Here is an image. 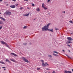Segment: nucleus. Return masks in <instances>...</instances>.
Wrapping results in <instances>:
<instances>
[{
    "label": "nucleus",
    "mask_w": 73,
    "mask_h": 73,
    "mask_svg": "<svg viewBox=\"0 0 73 73\" xmlns=\"http://www.w3.org/2000/svg\"><path fill=\"white\" fill-rule=\"evenodd\" d=\"M6 62H10L9 61V60L8 59H6Z\"/></svg>",
    "instance_id": "dca6fc26"
},
{
    "label": "nucleus",
    "mask_w": 73,
    "mask_h": 73,
    "mask_svg": "<svg viewBox=\"0 0 73 73\" xmlns=\"http://www.w3.org/2000/svg\"><path fill=\"white\" fill-rule=\"evenodd\" d=\"M69 22H70V23H71L72 24H73V21H69Z\"/></svg>",
    "instance_id": "412c9836"
},
{
    "label": "nucleus",
    "mask_w": 73,
    "mask_h": 73,
    "mask_svg": "<svg viewBox=\"0 0 73 73\" xmlns=\"http://www.w3.org/2000/svg\"><path fill=\"white\" fill-rule=\"evenodd\" d=\"M3 27L2 26H1L0 27V30L1 29V28H2Z\"/></svg>",
    "instance_id": "7c9ffc66"
},
{
    "label": "nucleus",
    "mask_w": 73,
    "mask_h": 73,
    "mask_svg": "<svg viewBox=\"0 0 73 73\" xmlns=\"http://www.w3.org/2000/svg\"><path fill=\"white\" fill-rule=\"evenodd\" d=\"M1 19L2 20H3V21H5V19L4 18L1 17Z\"/></svg>",
    "instance_id": "f8f14e48"
},
{
    "label": "nucleus",
    "mask_w": 73,
    "mask_h": 73,
    "mask_svg": "<svg viewBox=\"0 0 73 73\" xmlns=\"http://www.w3.org/2000/svg\"><path fill=\"white\" fill-rule=\"evenodd\" d=\"M41 61H42V62H44V61H43V60H41Z\"/></svg>",
    "instance_id": "c03bdc74"
},
{
    "label": "nucleus",
    "mask_w": 73,
    "mask_h": 73,
    "mask_svg": "<svg viewBox=\"0 0 73 73\" xmlns=\"http://www.w3.org/2000/svg\"><path fill=\"white\" fill-rule=\"evenodd\" d=\"M3 24V22L0 21V24Z\"/></svg>",
    "instance_id": "a211bd4d"
},
{
    "label": "nucleus",
    "mask_w": 73,
    "mask_h": 73,
    "mask_svg": "<svg viewBox=\"0 0 73 73\" xmlns=\"http://www.w3.org/2000/svg\"><path fill=\"white\" fill-rule=\"evenodd\" d=\"M36 10L37 11H40V9H39L38 8H36Z\"/></svg>",
    "instance_id": "ddd939ff"
},
{
    "label": "nucleus",
    "mask_w": 73,
    "mask_h": 73,
    "mask_svg": "<svg viewBox=\"0 0 73 73\" xmlns=\"http://www.w3.org/2000/svg\"><path fill=\"white\" fill-rule=\"evenodd\" d=\"M29 15V13H28L27 14L23 15V16H28Z\"/></svg>",
    "instance_id": "2eb2a0df"
},
{
    "label": "nucleus",
    "mask_w": 73,
    "mask_h": 73,
    "mask_svg": "<svg viewBox=\"0 0 73 73\" xmlns=\"http://www.w3.org/2000/svg\"><path fill=\"white\" fill-rule=\"evenodd\" d=\"M23 9V7H21V8L20 9L21 10V9Z\"/></svg>",
    "instance_id": "ea45409f"
},
{
    "label": "nucleus",
    "mask_w": 73,
    "mask_h": 73,
    "mask_svg": "<svg viewBox=\"0 0 73 73\" xmlns=\"http://www.w3.org/2000/svg\"><path fill=\"white\" fill-rule=\"evenodd\" d=\"M1 42L3 44H5V45H7V43L4 42V41H1Z\"/></svg>",
    "instance_id": "0eeeda50"
},
{
    "label": "nucleus",
    "mask_w": 73,
    "mask_h": 73,
    "mask_svg": "<svg viewBox=\"0 0 73 73\" xmlns=\"http://www.w3.org/2000/svg\"><path fill=\"white\" fill-rule=\"evenodd\" d=\"M37 70H40V68H37Z\"/></svg>",
    "instance_id": "c756f323"
},
{
    "label": "nucleus",
    "mask_w": 73,
    "mask_h": 73,
    "mask_svg": "<svg viewBox=\"0 0 73 73\" xmlns=\"http://www.w3.org/2000/svg\"><path fill=\"white\" fill-rule=\"evenodd\" d=\"M24 1H27V0H24Z\"/></svg>",
    "instance_id": "8fccbe9b"
},
{
    "label": "nucleus",
    "mask_w": 73,
    "mask_h": 73,
    "mask_svg": "<svg viewBox=\"0 0 73 73\" xmlns=\"http://www.w3.org/2000/svg\"><path fill=\"white\" fill-rule=\"evenodd\" d=\"M32 5V6H35V4H33Z\"/></svg>",
    "instance_id": "2f4dec72"
},
{
    "label": "nucleus",
    "mask_w": 73,
    "mask_h": 73,
    "mask_svg": "<svg viewBox=\"0 0 73 73\" xmlns=\"http://www.w3.org/2000/svg\"><path fill=\"white\" fill-rule=\"evenodd\" d=\"M43 8H44V9H45V10H46V9H48V8L45 7H43Z\"/></svg>",
    "instance_id": "4be33fe9"
},
{
    "label": "nucleus",
    "mask_w": 73,
    "mask_h": 73,
    "mask_svg": "<svg viewBox=\"0 0 73 73\" xmlns=\"http://www.w3.org/2000/svg\"><path fill=\"white\" fill-rule=\"evenodd\" d=\"M68 43H72V42H71V41H68Z\"/></svg>",
    "instance_id": "cd10ccee"
},
{
    "label": "nucleus",
    "mask_w": 73,
    "mask_h": 73,
    "mask_svg": "<svg viewBox=\"0 0 73 73\" xmlns=\"http://www.w3.org/2000/svg\"><path fill=\"white\" fill-rule=\"evenodd\" d=\"M3 68H5V67H2Z\"/></svg>",
    "instance_id": "a19ab883"
},
{
    "label": "nucleus",
    "mask_w": 73,
    "mask_h": 73,
    "mask_svg": "<svg viewBox=\"0 0 73 73\" xmlns=\"http://www.w3.org/2000/svg\"><path fill=\"white\" fill-rule=\"evenodd\" d=\"M28 0H29V1H30V0H27V1H28Z\"/></svg>",
    "instance_id": "5fc2aeb1"
},
{
    "label": "nucleus",
    "mask_w": 73,
    "mask_h": 73,
    "mask_svg": "<svg viewBox=\"0 0 73 73\" xmlns=\"http://www.w3.org/2000/svg\"><path fill=\"white\" fill-rule=\"evenodd\" d=\"M1 17H0V19H1Z\"/></svg>",
    "instance_id": "603ef678"
},
{
    "label": "nucleus",
    "mask_w": 73,
    "mask_h": 73,
    "mask_svg": "<svg viewBox=\"0 0 73 73\" xmlns=\"http://www.w3.org/2000/svg\"><path fill=\"white\" fill-rule=\"evenodd\" d=\"M3 1V0H0V2L2 1Z\"/></svg>",
    "instance_id": "37998d69"
},
{
    "label": "nucleus",
    "mask_w": 73,
    "mask_h": 73,
    "mask_svg": "<svg viewBox=\"0 0 73 73\" xmlns=\"http://www.w3.org/2000/svg\"><path fill=\"white\" fill-rule=\"evenodd\" d=\"M55 30H56V31H57V30H58V29H57V28H55Z\"/></svg>",
    "instance_id": "c85d7f7f"
},
{
    "label": "nucleus",
    "mask_w": 73,
    "mask_h": 73,
    "mask_svg": "<svg viewBox=\"0 0 73 73\" xmlns=\"http://www.w3.org/2000/svg\"><path fill=\"white\" fill-rule=\"evenodd\" d=\"M27 27H28V26H25V27H23V29H26L27 28Z\"/></svg>",
    "instance_id": "9b49d317"
},
{
    "label": "nucleus",
    "mask_w": 73,
    "mask_h": 73,
    "mask_svg": "<svg viewBox=\"0 0 73 73\" xmlns=\"http://www.w3.org/2000/svg\"><path fill=\"white\" fill-rule=\"evenodd\" d=\"M15 5H16V6H17V5H18V4H15Z\"/></svg>",
    "instance_id": "e433bc0d"
},
{
    "label": "nucleus",
    "mask_w": 73,
    "mask_h": 73,
    "mask_svg": "<svg viewBox=\"0 0 73 73\" xmlns=\"http://www.w3.org/2000/svg\"><path fill=\"white\" fill-rule=\"evenodd\" d=\"M10 60L11 61H13V62H16V61H15V60L13 59H11Z\"/></svg>",
    "instance_id": "4468645a"
},
{
    "label": "nucleus",
    "mask_w": 73,
    "mask_h": 73,
    "mask_svg": "<svg viewBox=\"0 0 73 73\" xmlns=\"http://www.w3.org/2000/svg\"><path fill=\"white\" fill-rule=\"evenodd\" d=\"M0 63L1 64H5V63H4V62L0 61Z\"/></svg>",
    "instance_id": "f3484780"
},
{
    "label": "nucleus",
    "mask_w": 73,
    "mask_h": 73,
    "mask_svg": "<svg viewBox=\"0 0 73 73\" xmlns=\"http://www.w3.org/2000/svg\"><path fill=\"white\" fill-rule=\"evenodd\" d=\"M63 12H64V13H65V11H64Z\"/></svg>",
    "instance_id": "a18cd8bd"
},
{
    "label": "nucleus",
    "mask_w": 73,
    "mask_h": 73,
    "mask_svg": "<svg viewBox=\"0 0 73 73\" xmlns=\"http://www.w3.org/2000/svg\"><path fill=\"white\" fill-rule=\"evenodd\" d=\"M72 72H73V69H72Z\"/></svg>",
    "instance_id": "de8ad7c7"
},
{
    "label": "nucleus",
    "mask_w": 73,
    "mask_h": 73,
    "mask_svg": "<svg viewBox=\"0 0 73 73\" xmlns=\"http://www.w3.org/2000/svg\"><path fill=\"white\" fill-rule=\"evenodd\" d=\"M0 14H1V13L0 12Z\"/></svg>",
    "instance_id": "3c124183"
},
{
    "label": "nucleus",
    "mask_w": 73,
    "mask_h": 73,
    "mask_svg": "<svg viewBox=\"0 0 73 73\" xmlns=\"http://www.w3.org/2000/svg\"><path fill=\"white\" fill-rule=\"evenodd\" d=\"M53 53H56L57 54H58V52L56 51H53Z\"/></svg>",
    "instance_id": "a878e982"
},
{
    "label": "nucleus",
    "mask_w": 73,
    "mask_h": 73,
    "mask_svg": "<svg viewBox=\"0 0 73 73\" xmlns=\"http://www.w3.org/2000/svg\"><path fill=\"white\" fill-rule=\"evenodd\" d=\"M67 40H69L70 41H72L73 40V39L72 38L70 37H68L67 38Z\"/></svg>",
    "instance_id": "39448f33"
},
{
    "label": "nucleus",
    "mask_w": 73,
    "mask_h": 73,
    "mask_svg": "<svg viewBox=\"0 0 73 73\" xmlns=\"http://www.w3.org/2000/svg\"><path fill=\"white\" fill-rule=\"evenodd\" d=\"M27 9H29V8H28V7H27Z\"/></svg>",
    "instance_id": "49530a36"
},
{
    "label": "nucleus",
    "mask_w": 73,
    "mask_h": 73,
    "mask_svg": "<svg viewBox=\"0 0 73 73\" xmlns=\"http://www.w3.org/2000/svg\"><path fill=\"white\" fill-rule=\"evenodd\" d=\"M11 12L9 11H6L4 13V15H11Z\"/></svg>",
    "instance_id": "f03ea898"
},
{
    "label": "nucleus",
    "mask_w": 73,
    "mask_h": 73,
    "mask_svg": "<svg viewBox=\"0 0 73 73\" xmlns=\"http://www.w3.org/2000/svg\"><path fill=\"white\" fill-rule=\"evenodd\" d=\"M48 73H50V72H48Z\"/></svg>",
    "instance_id": "6e6d98bb"
},
{
    "label": "nucleus",
    "mask_w": 73,
    "mask_h": 73,
    "mask_svg": "<svg viewBox=\"0 0 73 73\" xmlns=\"http://www.w3.org/2000/svg\"><path fill=\"white\" fill-rule=\"evenodd\" d=\"M46 70H49V69H48V68H47L46 69Z\"/></svg>",
    "instance_id": "79ce46f5"
},
{
    "label": "nucleus",
    "mask_w": 73,
    "mask_h": 73,
    "mask_svg": "<svg viewBox=\"0 0 73 73\" xmlns=\"http://www.w3.org/2000/svg\"><path fill=\"white\" fill-rule=\"evenodd\" d=\"M4 70H5V69H4Z\"/></svg>",
    "instance_id": "864d4df0"
},
{
    "label": "nucleus",
    "mask_w": 73,
    "mask_h": 73,
    "mask_svg": "<svg viewBox=\"0 0 73 73\" xmlns=\"http://www.w3.org/2000/svg\"><path fill=\"white\" fill-rule=\"evenodd\" d=\"M48 56L49 57H52V56L50 55H48Z\"/></svg>",
    "instance_id": "b1692460"
},
{
    "label": "nucleus",
    "mask_w": 73,
    "mask_h": 73,
    "mask_svg": "<svg viewBox=\"0 0 73 73\" xmlns=\"http://www.w3.org/2000/svg\"><path fill=\"white\" fill-rule=\"evenodd\" d=\"M68 51L69 52H70V51L69 50Z\"/></svg>",
    "instance_id": "09e8293b"
},
{
    "label": "nucleus",
    "mask_w": 73,
    "mask_h": 73,
    "mask_svg": "<svg viewBox=\"0 0 73 73\" xmlns=\"http://www.w3.org/2000/svg\"><path fill=\"white\" fill-rule=\"evenodd\" d=\"M72 72L71 71H68V73H71Z\"/></svg>",
    "instance_id": "393cba45"
},
{
    "label": "nucleus",
    "mask_w": 73,
    "mask_h": 73,
    "mask_svg": "<svg viewBox=\"0 0 73 73\" xmlns=\"http://www.w3.org/2000/svg\"><path fill=\"white\" fill-rule=\"evenodd\" d=\"M50 0H48V1H47L48 3H49V2H50Z\"/></svg>",
    "instance_id": "473e14b6"
},
{
    "label": "nucleus",
    "mask_w": 73,
    "mask_h": 73,
    "mask_svg": "<svg viewBox=\"0 0 73 73\" xmlns=\"http://www.w3.org/2000/svg\"><path fill=\"white\" fill-rule=\"evenodd\" d=\"M66 55L67 56V57H68V58H70V56H68V55L67 54H66Z\"/></svg>",
    "instance_id": "5701e85b"
},
{
    "label": "nucleus",
    "mask_w": 73,
    "mask_h": 73,
    "mask_svg": "<svg viewBox=\"0 0 73 73\" xmlns=\"http://www.w3.org/2000/svg\"><path fill=\"white\" fill-rule=\"evenodd\" d=\"M0 69H1V68H0Z\"/></svg>",
    "instance_id": "4d7b16f0"
},
{
    "label": "nucleus",
    "mask_w": 73,
    "mask_h": 73,
    "mask_svg": "<svg viewBox=\"0 0 73 73\" xmlns=\"http://www.w3.org/2000/svg\"><path fill=\"white\" fill-rule=\"evenodd\" d=\"M64 73H68V71L65 70L64 72Z\"/></svg>",
    "instance_id": "aec40b11"
},
{
    "label": "nucleus",
    "mask_w": 73,
    "mask_h": 73,
    "mask_svg": "<svg viewBox=\"0 0 73 73\" xmlns=\"http://www.w3.org/2000/svg\"><path fill=\"white\" fill-rule=\"evenodd\" d=\"M68 46H69V47H70V45H69V44H68L67 45Z\"/></svg>",
    "instance_id": "c9c22d12"
},
{
    "label": "nucleus",
    "mask_w": 73,
    "mask_h": 73,
    "mask_svg": "<svg viewBox=\"0 0 73 73\" xmlns=\"http://www.w3.org/2000/svg\"><path fill=\"white\" fill-rule=\"evenodd\" d=\"M62 52H65V50H63Z\"/></svg>",
    "instance_id": "4c0bfd02"
},
{
    "label": "nucleus",
    "mask_w": 73,
    "mask_h": 73,
    "mask_svg": "<svg viewBox=\"0 0 73 73\" xmlns=\"http://www.w3.org/2000/svg\"><path fill=\"white\" fill-rule=\"evenodd\" d=\"M6 45V46L7 47H8V45H7V44Z\"/></svg>",
    "instance_id": "58836bf2"
},
{
    "label": "nucleus",
    "mask_w": 73,
    "mask_h": 73,
    "mask_svg": "<svg viewBox=\"0 0 73 73\" xmlns=\"http://www.w3.org/2000/svg\"><path fill=\"white\" fill-rule=\"evenodd\" d=\"M52 73H56V72H55V71H54L53 72H52Z\"/></svg>",
    "instance_id": "72a5a7b5"
},
{
    "label": "nucleus",
    "mask_w": 73,
    "mask_h": 73,
    "mask_svg": "<svg viewBox=\"0 0 73 73\" xmlns=\"http://www.w3.org/2000/svg\"><path fill=\"white\" fill-rule=\"evenodd\" d=\"M53 29H48V30L47 31H50L51 32H53Z\"/></svg>",
    "instance_id": "1a4fd4ad"
},
{
    "label": "nucleus",
    "mask_w": 73,
    "mask_h": 73,
    "mask_svg": "<svg viewBox=\"0 0 73 73\" xmlns=\"http://www.w3.org/2000/svg\"><path fill=\"white\" fill-rule=\"evenodd\" d=\"M42 8H44V7H45V4H44V3L42 4Z\"/></svg>",
    "instance_id": "9d476101"
},
{
    "label": "nucleus",
    "mask_w": 73,
    "mask_h": 73,
    "mask_svg": "<svg viewBox=\"0 0 73 73\" xmlns=\"http://www.w3.org/2000/svg\"><path fill=\"white\" fill-rule=\"evenodd\" d=\"M53 54L54 55V56H58V55H57L56 54Z\"/></svg>",
    "instance_id": "6ab92c4d"
},
{
    "label": "nucleus",
    "mask_w": 73,
    "mask_h": 73,
    "mask_svg": "<svg viewBox=\"0 0 73 73\" xmlns=\"http://www.w3.org/2000/svg\"><path fill=\"white\" fill-rule=\"evenodd\" d=\"M12 1H14V2H15V1H16V0H12Z\"/></svg>",
    "instance_id": "f704fd0d"
},
{
    "label": "nucleus",
    "mask_w": 73,
    "mask_h": 73,
    "mask_svg": "<svg viewBox=\"0 0 73 73\" xmlns=\"http://www.w3.org/2000/svg\"><path fill=\"white\" fill-rule=\"evenodd\" d=\"M50 25V23H49L47 24L46 25H45L42 28V31H46L48 30V27H49V25Z\"/></svg>",
    "instance_id": "f257e3e1"
},
{
    "label": "nucleus",
    "mask_w": 73,
    "mask_h": 73,
    "mask_svg": "<svg viewBox=\"0 0 73 73\" xmlns=\"http://www.w3.org/2000/svg\"><path fill=\"white\" fill-rule=\"evenodd\" d=\"M23 60L24 61L26 62H29V61H28L27 59H26L25 58L23 57Z\"/></svg>",
    "instance_id": "20e7f679"
},
{
    "label": "nucleus",
    "mask_w": 73,
    "mask_h": 73,
    "mask_svg": "<svg viewBox=\"0 0 73 73\" xmlns=\"http://www.w3.org/2000/svg\"><path fill=\"white\" fill-rule=\"evenodd\" d=\"M11 54H12L13 56H17V55H16V54L14 53H11Z\"/></svg>",
    "instance_id": "6e6552de"
},
{
    "label": "nucleus",
    "mask_w": 73,
    "mask_h": 73,
    "mask_svg": "<svg viewBox=\"0 0 73 73\" xmlns=\"http://www.w3.org/2000/svg\"><path fill=\"white\" fill-rule=\"evenodd\" d=\"M10 7L11 8H15V7H16V6H15V5H12L10 6Z\"/></svg>",
    "instance_id": "423d86ee"
},
{
    "label": "nucleus",
    "mask_w": 73,
    "mask_h": 73,
    "mask_svg": "<svg viewBox=\"0 0 73 73\" xmlns=\"http://www.w3.org/2000/svg\"><path fill=\"white\" fill-rule=\"evenodd\" d=\"M47 65L48 66L49 65L46 62L45 64H44L43 62H42V65L43 66H46Z\"/></svg>",
    "instance_id": "7ed1b4c3"
},
{
    "label": "nucleus",
    "mask_w": 73,
    "mask_h": 73,
    "mask_svg": "<svg viewBox=\"0 0 73 73\" xmlns=\"http://www.w3.org/2000/svg\"><path fill=\"white\" fill-rule=\"evenodd\" d=\"M27 43H23V45H27Z\"/></svg>",
    "instance_id": "bb28decb"
}]
</instances>
